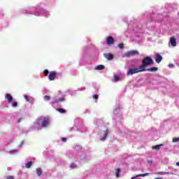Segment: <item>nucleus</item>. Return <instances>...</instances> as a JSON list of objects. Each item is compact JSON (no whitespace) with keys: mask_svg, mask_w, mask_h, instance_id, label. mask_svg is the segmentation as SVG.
<instances>
[{"mask_svg":"<svg viewBox=\"0 0 179 179\" xmlns=\"http://www.w3.org/2000/svg\"><path fill=\"white\" fill-rule=\"evenodd\" d=\"M178 5L176 3H166L164 8H162L157 13L145 11L142 14L141 23H143L142 27L139 29L138 33H136L135 41L136 44H142L143 43V38L142 37V33H143V29L150 28L152 26V23H161V24H167L169 22V13L172 10L178 9Z\"/></svg>","mask_w":179,"mask_h":179,"instance_id":"obj_1","label":"nucleus"},{"mask_svg":"<svg viewBox=\"0 0 179 179\" xmlns=\"http://www.w3.org/2000/svg\"><path fill=\"white\" fill-rule=\"evenodd\" d=\"M135 62H138V61H141L142 59V64L139 67L135 68V73H139V72H143V69H146V67L150 66V65H153L155 64V62L153 61V59L152 57L147 56L145 57L143 54H140L139 51L135 50Z\"/></svg>","mask_w":179,"mask_h":179,"instance_id":"obj_2","label":"nucleus"},{"mask_svg":"<svg viewBox=\"0 0 179 179\" xmlns=\"http://www.w3.org/2000/svg\"><path fill=\"white\" fill-rule=\"evenodd\" d=\"M41 125L43 128H45L48 127V125H50V118L48 117L43 118L41 122Z\"/></svg>","mask_w":179,"mask_h":179,"instance_id":"obj_3","label":"nucleus"},{"mask_svg":"<svg viewBox=\"0 0 179 179\" xmlns=\"http://www.w3.org/2000/svg\"><path fill=\"white\" fill-rule=\"evenodd\" d=\"M56 77H57V72L52 71L49 73L48 79L49 80H55Z\"/></svg>","mask_w":179,"mask_h":179,"instance_id":"obj_4","label":"nucleus"},{"mask_svg":"<svg viewBox=\"0 0 179 179\" xmlns=\"http://www.w3.org/2000/svg\"><path fill=\"white\" fill-rule=\"evenodd\" d=\"M169 45H171V47H176L177 46V40L174 37H171L170 38Z\"/></svg>","mask_w":179,"mask_h":179,"instance_id":"obj_5","label":"nucleus"},{"mask_svg":"<svg viewBox=\"0 0 179 179\" xmlns=\"http://www.w3.org/2000/svg\"><path fill=\"white\" fill-rule=\"evenodd\" d=\"M114 38H113L112 36H108L106 38V43L108 44V45H113V44H114Z\"/></svg>","mask_w":179,"mask_h":179,"instance_id":"obj_6","label":"nucleus"},{"mask_svg":"<svg viewBox=\"0 0 179 179\" xmlns=\"http://www.w3.org/2000/svg\"><path fill=\"white\" fill-rule=\"evenodd\" d=\"M143 72H157L159 69L157 67H151L150 69H143Z\"/></svg>","mask_w":179,"mask_h":179,"instance_id":"obj_7","label":"nucleus"},{"mask_svg":"<svg viewBox=\"0 0 179 179\" xmlns=\"http://www.w3.org/2000/svg\"><path fill=\"white\" fill-rule=\"evenodd\" d=\"M155 61L157 64H160L162 61H163V57L160 55V54L157 53L156 54V57H155Z\"/></svg>","mask_w":179,"mask_h":179,"instance_id":"obj_8","label":"nucleus"},{"mask_svg":"<svg viewBox=\"0 0 179 179\" xmlns=\"http://www.w3.org/2000/svg\"><path fill=\"white\" fill-rule=\"evenodd\" d=\"M103 56L105 57V58H106V59H108V61H111V59H114V55H113V54L111 53H104Z\"/></svg>","mask_w":179,"mask_h":179,"instance_id":"obj_9","label":"nucleus"},{"mask_svg":"<svg viewBox=\"0 0 179 179\" xmlns=\"http://www.w3.org/2000/svg\"><path fill=\"white\" fill-rule=\"evenodd\" d=\"M134 55H135V50L126 52V53L123 55V57H126V58H129V57H132V56H134Z\"/></svg>","mask_w":179,"mask_h":179,"instance_id":"obj_10","label":"nucleus"},{"mask_svg":"<svg viewBox=\"0 0 179 179\" xmlns=\"http://www.w3.org/2000/svg\"><path fill=\"white\" fill-rule=\"evenodd\" d=\"M5 97L8 100V103H12V101H13V96L10 94H6Z\"/></svg>","mask_w":179,"mask_h":179,"instance_id":"obj_11","label":"nucleus"},{"mask_svg":"<svg viewBox=\"0 0 179 179\" xmlns=\"http://www.w3.org/2000/svg\"><path fill=\"white\" fill-rule=\"evenodd\" d=\"M65 101V98H59L58 99H55L53 101V104H58V103H59V101Z\"/></svg>","mask_w":179,"mask_h":179,"instance_id":"obj_12","label":"nucleus"},{"mask_svg":"<svg viewBox=\"0 0 179 179\" xmlns=\"http://www.w3.org/2000/svg\"><path fill=\"white\" fill-rule=\"evenodd\" d=\"M163 146H164L163 144L156 145L152 147V149H154V150H159L160 148Z\"/></svg>","mask_w":179,"mask_h":179,"instance_id":"obj_13","label":"nucleus"},{"mask_svg":"<svg viewBox=\"0 0 179 179\" xmlns=\"http://www.w3.org/2000/svg\"><path fill=\"white\" fill-rule=\"evenodd\" d=\"M108 135V130H105L103 138H101V141H106L107 136Z\"/></svg>","mask_w":179,"mask_h":179,"instance_id":"obj_14","label":"nucleus"},{"mask_svg":"<svg viewBox=\"0 0 179 179\" xmlns=\"http://www.w3.org/2000/svg\"><path fill=\"white\" fill-rule=\"evenodd\" d=\"M36 174H37L38 177L41 176V175L43 174V171L41 170V168L36 169Z\"/></svg>","mask_w":179,"mask_h":179,"instance_id":"obj_15","label":"nucleus"},{"mask_svg":"<svg viewBox=\"0 0 179 179\" xmlns=\"http://www.w3.org/2000/svg\"><path fill=\"white\" fill-rule=\"evenodd\" d=\"M150 173H141V174L136 175L135 176V178H138V177H146V176H150Z\"/></svg>","mask_w":179,"mask_h":179,"instance_id":"obj_16","label":"nucleus"},{"mask_svg":"<svg viewBox=\"0 0 179 179\" xmlns=\"http://www.w3.org/2000/svg\"><path fill=\"white\" fill-rule=\"evenodd\" d=\"M104 66L103 65H101V64H100V65H98V66H96V67H95V69L96 70V71H103V69H104Z\"/></svg>","mask_w":179,"mask_h":179,"instance_id":"obj_17","label":"nucleus"},{"mask_svg":"<svg viewBox=\"0 0 179 179\" xmlns=\"http://www.w3.org/2000/svg\"><path fill=\"white\" fill-rule=\"evenodd\" d=\"M154 132H157V129H156L155 127H152L150 130H148L149 135H152V134H154Z\"/></svg>","mask_w":179,"mask_h":179,"instance_id":"obj_18","label":"nucleus"},{"mask_svg":"<svg viewBox=\"0 0 179 179\" xmlns=\"http://www.w3.org/2000/svg\"><path fill=\"white\" fill-rule=\"evenodd\" d=\"M135 73V69H130L127 72V76L134 75Z\"/></svg>","mask_w":179,"mask_h":179,"instance_id":"obj_19","label":"nucleus"},{"mask_svg":"<svg viewBox=\"0 0 179 179\" xmlns=\"http://www.w3.org/2000/svg\"><path fill=\"white\" fill-rule=\"evenodd\" d=\"M120 173H121V169L120 168H117L116 169V172H115V176H116L117 178H118L120 177Z\"/></svg>","mask_w":179,"mask_h":179,"instance_id":"obj_20","label":"nucleus"},{"mask_svg":"<svg viewBox=\"0 0 179 179\" xmlns=\"http://www.w3.org/2000/svg\"><path fill=\"white\" fill-rule=\"evenodd\" d=\"M32 165H33V162H29L26 164L25 167L26 169H30Z\"/></svg>","mask_w":179,"mask_h":179,"instance_id":"obj_21","label":"nucleus"},{"mask_svg":"<svg viewBox=\"0 0 179 179\" xmlns=\"http://www.w3.org/2000/svg\"><path fill=\"white\" fill-rule=\"evenodd\" d=\"M57 111H59L61 114H65V113H66V110L64 108H58L57 109Z\"/></svg>","mask_w":179,"mask_h":179,"instance_id":"obj_22","label":"nucleus"},{"mask_svg":"<svg viewBox=\"0 0 179 179\" xmlns=\"http://www.w3.org/2000/svg\"><path fill=\"white\" fill-rule=\"evenodd\" d=\"M176 104L177 107H179V94L176 96Z\"/></svg>","mask_w":179,"mask_h":179,"instance_id":"obj_23","label":"nucleus"},{"mask_svg":"<svg viewBox=\"0 0 179 179\" xmlns=\"http://www.w3.org/2000/svg\"><path fill=\"white\" fill-rule=\"evenodd\" d=\"M172 142H173V143H177L178 142H179V137H175V138H173Z\"/></svg>","mask_w":179,"mask_h":179,"instance_id":"obj_24","label":"nucleus"},{"mask_svg":"<svg viewBox=\"0 0 179 179\" xmlns=\"http://www.w3.org/2000/svg\"><path fill=\"white\" fill-rule=\"evenodd\" d=\"M43 99L46 101H48L49 100H50L51 97L50 96L45 95V96H44Z\"/></svg>","mask_w":179,"mask_h":179,"instance_id":"obj_25","label":"nucleus"},{"mask_svg":"<svg viewBox=\"0 0 179 179\" xmlns=\"http://www.w3.org/2000/svg\"><path fill=\"white\" fill-rule=\"evenodd\" d=\"M114 80H115V82H118V80H120V77L117 76H115Z\"/></svg>","mask_w":179,"mask_h":179,"instance_id":"obj_26","label":"nucleus"},{"mask_svg":"<svg viewBox=\"0 0 179 179\" xmlns=\"http://www.w3.org/2000/svg\"><path fill=\"white\" fill-rule=\"evenodd\" d=\"M168 66L169 68H171V69H173L176 66L173 64H169Z\"/></svg>","mask_w":179,"mask_h":179,"instance_id":"obj_27","label":"nucleus"},{"mask_svg":"<svg viewBox=\"0 0 179 179\" xmlns=\"http://www.w3.org/2000/svg\"><path fill=\"white\" fill-rule=\"evenodd\" d=\"M119 48H120L121 50H122V48H124V43H120L118 45Z\"/></svg>","mask_w":179,"mask_h":179,"instance_id":"obj_28","label":"nucleus"},{"mask_svg":"<svg viewBox=\"0 0 179 179\" xmlns=\"http://www.w3.org/2000/svg\"><path fill=\"white\" fill-rule=\"evenodd\" d=\"M71 169H76V164H71L70 166Z\"/></svg>","mask_w":179,"mask_h":179,"instance_id":"obj_29","label":"nucleus"},{"mask_svg":"<svg viewBox=\"0 0 179 179\" xmlns=\"http://www.w3.org/2000/svg\"><path fill=\"white\" fill-rule=\"evenodd\" d=\"M12 106H13V107H17V102H16V101L13 102Z\"/></svg>","mask_w":179,"mask_h":179,"instance_id":"obj_30","label":"nucleus"},{"mask_svg":"<svg viewBox=\"0 0 179 179\" xmlns=\"http://www.w3.org/2000/svg\"><path fill=\"white\" fill-rule=\"evenodd\" d=\"M93 99H94V100H98V99H99V95L94 94V95L93 96Z\"/></svg>","mask_w":179,"mask_h":179,"instance_id":"obj_31","label":"nucleus"},{"mask_svg":"<svg viewBox=\"0 0 179 179\" xmlns=\"http://www.w3.org/2000/svg\"><path fill=\"white\" fill-rule=\"evenodd\" d=\"M48 70L46 69L44 71V74L45 75V76H48Z\"/></svg>","mask_w":179,"mask_h":179,"instance_id":"obj_32","label":"nucleus"},{"mask_svg":"<svg viewBox=\"0 0 179 179\" xmlns=\"http://www.w3.org/2000/svg\"><path fill=\"white\" fill-rule=\"evenodd\" d=\"M175 63H176V64L178 66H179V59H176V60L175 61Z\"/></svg>","mask_w":179,"mask_h":179,"instance_id":"obj_33","label":"nucleus"},{"mask_svg":"<svg viewBox=\"0 0 179 179\" xmlns=\"http://www.w3.org/2000/svg\"><path fill=\"white\" fill-rule=\"evenodd\" d=\"M24 97L26 101H29V96H27V95H24Z\"/></svg>","mask_w":179,"mask_h":179,"instance_id":"obj_34","label":"nucleus"},{"mask_svg":"<svg viewBox=\"0 0 179 179\" xmlns=\"http://www.w3.org/2000/svg\"><path fill=\"white\" fill-rule=\"evenodd\" d=\"M62 142H66L67 138H62Z\"/></svg>","mask_w":179,"mask_h":179,"instance_id":"obj_35","label":"nucleus"},{"mask_svg":"<svg viewBox=\"0 0 179 179\" xmlns=\"http://www.w3.org/2000/svg\"><path fill=\"white\" fill-rule=\"evenodd\" d=\"M6 179H15L13 176H7Z\"/></svg>","mask_w":179,"mask_h":179,"instance_id":"obj_36","label":"nucleus"},{"mask_svg":"<svg viewBox=\"0 0 179 179\" xmlns=\"http://www.w3.org/2000/svg\"><path fill=\"white\" fill-rule=\"evenodd\" d=\"M157 174L163 175V174H164V172H158Z\"/></svg>","mask_w":179,"mask_h":179,"instance_id":"obj_37","label":"nucleus"},{"mask_svg":"<svg viewBox=\"0 0 179 179\" xmlns=\"http://www.w3.org/2000/svg\"><path fill=\"white\" fill-rule=\"evenodd\" d=\"M148 163H149L150 164H152L153 163V162H152V161H149Z\"/></svg>","mask_w":179,"mask_h":179,"instance_id":"obj_38","label":"nucleus"},{"mask_svg":"<svg viewBox=\"0 0 179 179\" xmlns=\"http://www.w3.org/2000/svg\"><path fill=\"white\" fill-rule=\"evenodd\" d=\"M164 174H170V172H164Z\"/></svg>","mask_w":179,"mask_h":179,"instance_id":"obj_39","label":"nucleus"},{"mask_svg":"<svg viewBox=\"0 0 179 179\" xmlns=\"http://www.w3.org/2000/svg\"><path fill=\"white\" fill-rule=\"evenodd\" d=\"M20 121H22V118H20L17 121V122H20Z\"/></svg>","mask_w":179,"mask_h":179,"instance_id":"obj_40","label":"nucleus"},{"mask_svg":"<svg viewBox=\"0 0 179 179\" xmlns=\"http://www.w3.org/2000/svg\"><path fill=\"white\" fill-rule=\"evenodd\" d=\"M176 166L179 167V162L176 163Z\"/></svg>","mask_w":179,"mask_h":179,"instance_id":"obj_41","label":"nucleus"},{"mask_svg":"<svg viewBox=\"0 0 179 179\" xmlns=\"http://www.w3.org/2000/svg\"><path fill=\"white\" fill-rule=\"evenodd\" d=\"M155 179H163L162 178H157Z\"/></svg>","mask_w":179,"mask_h":179,"instance_id":"obj_42","label":"nucleus"},{"mask_svg":"<svg viewBox=\"0 0 179 179\" xmlns=\"http://www.w3.org/2000/svg\"><path fill=\"white\" fill-rule=\"evenodd\" d=\"M167 121H169V120H165L164 122V124H166V122H167Z\"/></svg>","mask_w":179,"mask_h":179,"instance_id":"obj_43","label":"nucleus"},{"mask_svg":"<svg viewBox=\"0 0 179 179\" xmlns=\"http://www.w3.org/2000/svg\"><path fill=\"white\" fill-rule=\"evenodd\" d=\"M131 179H135V176H133V177L131 178Z\"/></svg>","mask_w":179,"mask_h":179,"instance_id":"obj_44","label":"nucleus"},{"mask_svg":"<svg viewBox=\"0 0 179 179\" xmlns=\"http://www.w3.org/2000/svg\"><path fill=\"white\" fill-rule=\"evenodd\" d=\"M178 41H179V36H178Z\"/></svg>","mask_w":179,"mask_h":179,"instance_id":"obj_45","label":"nucleus"},{"mask_svg":"<svg viewBox=\"0 0 179 179\" xmlns=\"http://www.w3.org/2000/svg\"><path fill=\"white\" fill-rule=\"evenodd\" d=\"M136 29H137V28H136Z\"/></svg>","mask_w":179,"mask_h":179,"instance_id":"obj_46","label":"nucleus"}]
</instances>
